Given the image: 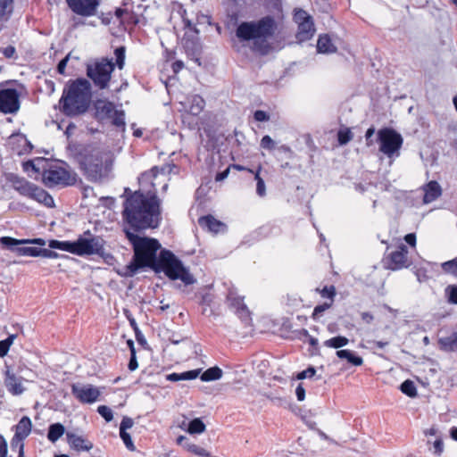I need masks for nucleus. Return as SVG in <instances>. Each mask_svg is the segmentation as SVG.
Returning <instances> with one entry per match:
<instances>
[{"label": "nucleus", "instance_id": "3c124183", "mask_svg": "<svg viewBox=\"0 0 457 457\" xmlns=\"http://www.w3.org/2000/svg\"><path fill=\"white\" fill-rule=\"evenodd\" d=\"M46 162L45 160H36L28 162L25 163V169L28 170L29 167H31L32 170H34L37 172H39L41 169H43V166L46 167Z\"/></svg>", "mask_w": 457, "mask_h": 457}, {"label": "nucleus", "instance_id": "5701e85b", "mask_svg": "<svg viewBox=\"0 0 457 457\" xmlns=\"http://www.w3.org/2000/svg\"><path fill=\"white\" fill-rule=\"evenodd\" d=\"M180 428L190 435H200L206 429V425L202 418H194L187 423L183 422Z\"/></svg>", "mask_w": 457, "mask_h": 457}, {"label": "nucleus", "instance_id": "b1692460", "mask_svg": "<svg viewBox=\"0 0 457 457\" xmlns=\"http://www.w3.org/2000/svg\"><path fill=\"white\" fill-rule=\"evenodd\" d=\"M184 109L187 110L188 112H190L193 115L199 114L204 107V100L200 96H193L190 99H188V104H186L184 103H180Z\"/></svg>", "mask_w": 457, "mask_h": 457}, {"label": "nucleus", "instance_id": "58836bf2", "mask_svg": "<svg viewBox=\"0 0 457 457\" xmlns=\"http://www.w3.org/2000/svg\"><path fill=\"white\" fill-rule=\"evenodd\" d=\"M49 247L71 253L72 242L51 240L49 242Z\"/></svg>", "mask_w": 457, "mask_h": 457}, {"label": "nucleus", "instance_id": "c85d7f7f", "mask_svg": "<svg viewBox=\"0 0 457 457\" xmlns=\"http://www.w3.org/2000/svg\"><path fill=\"white\" fill-rule=\"evenodd\" d=\"M179 169L175 164H165L162 167H154L149 172L143 174V178L149 179L155 178L158 173L169 175L170 173H178Z\"/></svg>", "mask_w": 457, "mask_h": 457}, {"label": "nucleus", "instance_id": "603ef678", "mask_svg": "<svg viewBox=\"0 0 457 457\" xmlns=\"http://www.w3.org/2000/svg\"><path fill=\"white\" fill-rule=\"evenodd\" d=\"M133 425V419L128 416H124L120 424V432H128L127 430L131 428Z\"/></svg>", "mask_w": 457, "mask_h": 457}, {"label": "nucleus", "instance_id": "6ab92c4d", "mask_svg": "<svg viewBox=\"0 0 457 457\" xmlns=\"http://www.w3.org/2000/svg\"><path fill=\"white\" fill-rule=\"evenodd\" d=\"M4 385L7 390L12 395H21L25 390L21 384L23 378L20 376H16V373H4Z\"/></svg>", "mask_w": 457, "mask_h": 457}, {"label": "nucleus", "instance_id": "e2e57ef3", "mask_svg": "<svg viewBox=\"0 0 457 457\" xmlns=\"http://www.w3.org/2000/svg\"><path fill=\"white\" fill-rule=\"evenodd\" d=\"M272 403L276 406L286 407L289 404L287 397L277 396L272 399Z\"/></svg>", "mask_w": 457, "mask_h": 457}, {"label": "nucleus", "instance_id": "8fccbe9b", "mask_svg": "<svg viewBox=\"0 0 457 457\" xmlns=\"http://www.w3.org/2000/svg\"><path fill=\"white\" fill-rule=\"evenodd\" d=\"M270 361L265 359H258L253 362V369L258 370L259 371H263L264 370L271 369Z\"/></svg>", "mask_w": 457, "mask_h": 457}, {"label": "nucleus", "instance_id": "a211bd4d", "mask_svg": "<svg viewBox=\"0 0 457 457\" xmlns=\"http://www.w3.org/2000/svg\"><path fill=\"white\" fill-rule=\"evenodd\" d=\"M66 439L70 446L78 452H88L93 448V444L90 441L73 432H67Z\"/></svg>", "mask_w": 457, "mask_h": 457}, {"label": "nucleus", "instance_id": "412c9836", "mask_svg": "<svg viewBox=\"0 0 457 457\" xmlns=\"http://www.w3.org/2000/svg\"><path fill=\"white\" fill-rule=\"evenodd\" d=\"M10 181L12 187L21 195L27 197L30 196L35 184L13 175L11 176Z\"/></svg>", "mask_w": 457, "mask_h": 457}, {"label": "nucleus", "instance_id": "4be33fe9", "mask_svg": "<svg viewBox=\"0 0 457 457\" xmlns=\"http://www.w3.org/2000/svg\"><path fill=\"white\" fill-rule=\"evenodd\" d=\"M29 198H31L49 208L54 206L53 197L46 191L37 187V185L34 186L31 195Z\"/></svg>", "mask_w": 457, "mask_h": 457}, {"label": "nucleus", "instance_id": "6e6552de", "mask_svg": "<svg viewBox=\"0 0 457 457\" xmlns=\"http://www.w3.org/2000/svg\"><path fill=\"white\" fill-rule=\"evenodd\" d=\"M378 139L380 152L388 157H392L395 154L398 155L403 145V137L399 133L393 129L385 128L378 130Z\"/></svg>", "mask_w": 457, "mask_h": 457}, {"label": "nucleus", "instance_id": "9d476101", "mask_svg": "<svg viewBox=\"0 0 457 457\" xmlns=\"http://www.w3.org/2000/svg\"><path fill=\"white\" fill-rule=\"evenodd\" d=\"M42 179L46 186L68 185L70 181L69 172L57 164L43 166Z\"/></svg>", "mask_w": 457, "mask_h": 457}, {"label": "nucleus", "instance_id": "de8ad7c7", "mask_svg": "<svg viewBox=\"0 0 457 457\" xmlns=\"http://www.w3.org/2000/svg\"><path fill=\"white\" fill-rule=\"evenodd\" d=\"M448 302L457 304V286L450 285L445 288Z\"/></svg>", "mask_w": 457, "mask_h": 457}, {"label": "nucleus", "instance_id": "39448f33", "mask_svg": "<svg viewBox=\"0 0 457 457\" xmlns=\"http://www.w3.org/2000/svg\"><path fill=\"white\" fill-rule=\"evenodd\" d=\"M90 98V83L87 79H77L61 99L63 112L68 115L82 113L87 109Z\"/></svg>", "mask_w": 457, "mask_h": 457}, {"label": "nucleus", "instance_id": "f704fd0d", "mask_svg": "<svg viewBox=\"0 0 457 457\" xmlns=\"http://www.w3.org/2000/svg\"><path fill=\"white\" fill-rule=\"evenodd\" d=\"M440 347L445 351L457 350V333H453L449 337H443L439 340Z\"/></svg>", "mask_w": 457, "mask_h": 457}, {"label": "nucleus", "instance_id": "e433bc0d", "mask_svg": "<svg viewBox=\"0 0 457 457\" xmlns=\"http://www.w3.org/2000/svg\"><path fill=\"white\" fill-rule=\"evenodd\" d=\"M187 451L200 457H218L215 455H212L210 452L195 444L187 445Z\"/></svg>", "mask_w": 457, "mask_h": 457}, {"label": "nucleus", "instance_id": "cd10ccee", "mask_svg": "<svg viewBox=\"0 0 457 457\" xmlns=\"http://www.w3.org/2000/svg\"><path fill=\"white\" fill-rule=\"evenodd\" d=\"M187 26L188 27L189 31H187L183 37V45L187 51L191 50L194 54H197L200 51V46L193 38H189V33H197L198 31L195 28L192 27V23L190 21L187 22Z\"/></svg>", "mask_w": 457, "mask_h": 457}, {"label": "nucleus", "instance_id": "13d9d810", "mask_svg": "<svg viewBox=\"0 0 457 457\" xmlns=\"http://www.w3.org/2000/svg\"><path fill=\"white\" fill-rule=\"evenodd\" d=\"M306 391L303 383H299L295 388L296 399L299 402H303L305 399Z\"/></svg>", "mask_w": 457, "mask_h": 457}, {"label": "nucleus", "instance_id": "bb28decb", "mask_svg": "<svg viewBox=\"0 0 457 457\" xmlns=\"http://www.w3.org/2000/svg\"><path fill=\"white\" fill-rule=\"evenodd\" d=\"M32 430V421L29 416H22L15 426V434L26 439Z\"/></svg>", "mask_w": 457, "mask_h": 457}, {"label": "nucleus", "instance_id": "c03bdc74", "mask_svg": "<svg viewBox=\"0 0 457 457\" xmlns=\"http://www.w3.org/2000/svg\"><path fill=\"white\" fill-rule=\"evenodd\" d=\"M321 378H322V377H321L320 373H295V375H294L292 377V380L309 379V380L316 381V380H320Z\"/></svg>", "mask_w": 457, "mask_h": 457}, {"label": "nucleus", "instance_id": "1a4fd4ad", "mask_svg": "<svg viewBox=\"0 0 457 457\" xmlns=\"http://www.w3.org/2000/svg\"><path fill=\"white\" fill-rule=\"evenodd\" d=\"M104 241L99 237L87 234L72 242L71 253L78 255L101 254L104 249Z\"/></svg>", "mask_w": 457, "mask_h": 457}, {"label": "nucleus", "instance_id": "473e14b6", "mask_svg": "<svg viewBox=\"0 0 457 457\" xmlns=\"http://www.w3.org/2000/svg\"><path fill=\"white\" fill-rule=\"evenodd\" d=\"M337 355L340 359H345L353 366H361L363 362L361 357L356 355L353 352L349 350H339L337 352Z\"/></svg>", "mask_w": 457, "mask_h": 457}, {"label": "nucleus", "instance_id": "c756f323", "mask_svg": "<svg viewBox=\"0 0 457 457\" xmlns=\"http://www.w3.org/2000/svg\"><path fill=\"white\" fill-rule=\"evenodd\" d=\"M0 243L3 245H5L7 247L12 246V245H23V244H36L39 245H45L46 241L42 238H36L33 240H18L12 237H3L0 238Z\"/></svg>", "mask_w": 457, "mask_h": 457}, {"label": "nucleus", "instance_id": "864d4df0", "mask_svg": "<svg viewBox=\"0 0 457 457\" xmlns=\"http://www.w3.org/2000/svg\"><path fill=\"white\" fill-rule=\"evenodd\" d=\"M116 56V62L120 69L123 68L125 59V49L124 47H119L114 52Z\"/></svg>", "mask_w": 457, "mask_h": 457}, {"label": "nucleus", "instance_id": "5fc2aeb1", "mask_svg": "<svg viewBox=\"0 0 457 457\" xmlns=\"http://www.w3.org/2000/svg\"><path fill=\"white\" fill-rule=\"evenodd\" d=\"M433 447H434V452H433L434 454L440 456L444 452L443 438L437 437L433 443Z\"/></svg>", "mask_w": 457, "mask_h": 457}, {"label": "nucleus", "instance_id": "f8f14e48", "mask_svg": "<svg viewBox=\"0 0 457 457\" xmlns=\"http://www.w3.org/2000/svg\"><path fill=\"white\" fill-rule=\"evenodd\" d=\"M71 394L79 403L92 404L98 400L101 392L93 385L79 386V384H72Z\"/></svg>", "mask_w": 457, "mask_h": 457}, {"label": "nucleus", "instance_id": "4d7b16f0", "mask_svg": "<svg viewBox=\"0 0 457 457\" xmlns=\"http://www.w3.org/2000/svg\"><path fill=\"white\" fill-rule=\"evenodd\" d=\"M8 444L4 436L0 434V457H7Z\"/></svg>", "mask_w": 457, "mask_h": 457}, {"label": "nucleus", "instance_id": "f3484780", "mask_svg": "<svg viewBox=\"0 0 457 457\" xmlns=\"http://www.w3.org/2000/svg\"><path fill=\"white\" fill-rule=\"evenodd\" d=\"M228 302L229 307L236 312L242 320L250 319V312L241 297L236 295L234 292H230L228 295Z\"/></svg>", "mask_w": 457, "mask_h": 457}, {"label": "nucleus", "instance_id": "052dcab7", "mask_svg": "<svg viewBox=\"0 0 457 457\" xmlns=\"http://www.w3.org/2000/svg\"><path fill=\"white\" fill-rule=\"evenodd\" d=\"M24 438L21 436H17V435L14 433L12 438L11 439V449L14 451L15 449H18L21 447V443H24Z\"/></svg>", "mask_w": 457, "mask_h": 457}, {"label": "nucleus", "instance_id": "774afa93", "mask_svg": "<svg viewBox=\"0 0 457 457\" xmlns=\"http://www.w3.org/2000/svg\"><path fill=\"white\" fill-rule=\"evenodd\" d=\"M256 192L260 196H264L266 194V187L263 179H260L256 184Z\"/></svg>", "mask_w": 457, "mask_h": 457}, {"label": "nucleus", "instance_id": "0eeeda50", "mask_svg": "<svg viewBox=\"0 0 457 457\" xmlns=\"http://www.w3.org/2000/svg\"><path fill=\"white\" fill-rule=\"evenodd\" d=\"M113 70V62L111 60L103 58L88 65L87 73L96 87L104 89L108 87Z\"/></svg>", "mask_w": 457, "mask_h": 457}, {"label": "nucleus", "instance_id": "4c0bfd02", "mask_svg": "<svg viewBox=\"0 0 457 457\" xmlns=\"http://www.w3.org/2000/svg\"><path fill=\"white\" fill-rule=\"evenodd\" d=\"M96 411L107 423L113 420V411L108 405H99Z\"/></svg>", "mask_w": 457, "mask_h": 457}, {"label": "nucleus", "instance_id": "69168bd1", "mask_svg": "<svg viewBox=\"0 0 457 457\" xmlns=\"http://www.w3.org/2000/svg\"><path fill=\"white\" fill-rule=\"evenodd\" d=\"M254 119L258 121H266L270 117L264 111L259 110L254 112Z\"/></svg>", "mask_w": 457, "mask_h": 457}, {"label": "nucleus", "instance_id": "7ed1b4c3", "mask_svg": "<svg viewBox=\"0 0 457 457\" xmlns=\"http://www.w3.org/2000/svg\"><path fill=\"white\" fill-rule=\"evenodd\" d=\"M277 28L275 20L266 16L258 21L242 22L237 29V37L241 41L253 42L254 49L265 54L269 48L267 41L273 37Z\"/></svg>", "mask_w": 457, "mask_h": 457}, {"label": "nucleus", "instance_id": "f03ea898", "mask_svg": "<svg viewBox=\"0 0 457 457\" xmlns=\"http://www.w3.org/2000/svg\"><path fill=\"white\" fill-rule=\"evenodd\" d=\"M126 236L134 248L133 261L126 265L120 274L125 277H132L143 267H154L156 262V253L161 245L157 240L140 237L129 229L125 230Z\"/></svg>", "mask_w": 457, "mask_h": 457}, {"label": "nucleus", "instance_id": "423d86ee", "mask_svg": "<svg viewBox=\"0 0 457 457\" xmlns=\"http://www.w3.org/2000/svg\"><path fill=\"white\" fill-rule=\"evenodd\" d=\"M164 273L172 280L179 279L186 285L195 283L194 277L182 262L170 251H162L159 258Z\"/></svg>", "mask_w": 457, "mask_h": 457}, {"label": "nucleus", "instance_id": "9b49d317", "mask_svg": "<svg viewBox=\"0 0 457 457\" xmlns=\"http://www.w3.org/2000/svg\"><path fill=\"white\" fill-rule=\"evenodd\" d=\"M294 19L298 24V31L296 34L297 39L299 41H306L310 39L315 32L311 16L308 15L305 11L298 10L295 12Z\"/></svg>", "mask_w": 457, "mask_h": 457}, {"label": "nucleus", "instance_id": "4468645a", "mask_svg": "<svg viewBox=\"0 0 457 457\" xmlns=\"http://www.w3.org/2000/svg\"><path fill=\"white\" fill-rule=\"evenodd\" d=\"M408 249L404 245H401L397 250L392 252L386 259L387 269L396 270L406 268L410 265L408 259Z\"/></svg>", "mask_w": 457, "mask_h": 457}, {"label": "nucleus", "instance_id": "393cba45", "mask_svg": "<svg viewBox=\"0 0 457 457\" xmlns=\"http://www.w3.org/2000/svg\"><path fill=\"white\" fill-rule=\"evenodd\" d=\"M66 432L64 425L61 422H55L49 425L47 429V439L54 444L56 443Z\"/></svg>", "mask_w": 457, "mask_h": 457}, {"label": "nucleus", "instance_id": "a18cd8bd", "mask_svg": "<svg viewBox=\"0 0 457 457\" xmlns=\"http://www.w3.org/2000/svg\"><path fill=\"white\" fill-rule=\"evenodd\" d=\"M12 3L13 0H0V19L12 12Z\"/></svg>", "mask_w": 457, "mask_h": 457}, {"label": "nucleus", "instance_id": "c9c22d12", "mask_svg": "<svg viewBox=\"0 0 457 457\" xmlns=\"http://www.w3.org/2000/svg\"><path fill=\"white\" fill-rule=\"evenodd\" d=\"M347 344H348V339L342 336H338V337L328 339L324 342V345H326L327 347H331V348H336V349L343 347V346L346 345Z\"/></svg>", "mask_w": 457, "mask_h": 457}, {"label": "nucleus", "instance_id": "dca6fc26", "mask_svg": "<svg viewBox=\"0 0 457 457\" xmlns=\"http://www.w3.org/2000/svg\"><path fill=\"white\" fill-rule=\"evenodd\" d=\"M69 7L81 16H92L96 12L98 0H66Z\"/></svg>", "mask_w": 457, "mask_h": 457}, {"label": "nucleus", "instance_id": "f257e3e1", "mask_svg": "<svg viewBox=\"0 0 457 457\" xmlns=\"http://www.w3.org/2000/svg\"><path fill=\"white\" fill-rule=\"evenodd\" d=\"M123 216L136 229L155 228L160 221V201L155 195L135 192L124 203Z\"/></svg>", "mask_w": 457, "mask_h": 457}, {"label": "nucleus", "instance_id": "680f3d73", "mask_svg": "<svg viewBox=\"0 0 457 457\" xmlns=\"http://www.w3.org/2000/svg\"><path fill=\"white\" fill-rule=\"evenodd\" d=\"M261 146L266 149H273L274 148V141L271 139L270 136H264L261 141Z\"/></svg>", "mask_w": 457, "mask_h": 457}, {"label": "nucleus", "instance_id": "aec40b11", "mask_svg": "<svg viewBox=\"0 0 457 457\" xmlns=\"http://www.w3.org/2000/svg\"><path fill=\"white\" fill-rule=\"evenodd\" d=\"M96 116L100 120H110L116 113L115 106L106 100H97L95 104Z\"/></svg>", "mask_w": 457, "mask_h": 457}, {"label": "nucleus", "instance_id": "09e8293b", "mask_svg": "<svg viewBox=\"0 0 457 457\" xmlns=\"http://www.w3.org/2000/svg\"><path fill=\"white\" fill-rule=\"evenodd\" d=\"M16 252L20 255H27V256H38L39 249L31 246L26 247H19L16 249Z\"/></svg>", "mask_w": 457, "mask_h": 457}, {"label": "nucleus", "instance_id": "a878e982", "mask_svg": "<svg viewBox=\"0 0 457 457\" xmlns=\"http://www.w3.org/2000/svg\"><path fill=\"white\" fill-rule=\"evenodd\" d=\"M423 201L426 204L435 201L441 195V187L436 181H430L424 187Z\"/></svg>", "mask_w": 457, "mask_h": 457}, {"label": "nucleus", "instance_id": "2eb2a0df", "mask_svg": "<svg viewBox=\"0 0 457 457\" xmlns=\"http://www.w3.org/2000/svg\"><path fill=\"white\" fill-rule=\"evenodd\" d=\"M223 373H167L166 380L179 382L200 378L203 382L216 381L222 378Z\"/></svg>", "mask_w": 457, "mask_h": 457}, {"label": "nucleus", "instance_id": "37998d69", "mask_svg": "<svg viewBox=\"0 0 457 457\" xmlns=\"http://www.w3.org/2000/svg\"><path fill=\"white\" fill-rule=\"evenodd\" d=\"M120 437L129 451H130V452L136 451V446H135V444H134V441L132 439L130 433L120 432Z\"/></svg>", "mask_w": 457, "mask_h": 457}, {"label": "nucleus", "instance_id": "a19ab883", "mask_svg": "<svg viewBox=\"0 0 457 457\" xmlns=\"http://www.w3.org/2000/svg\"><path fill=\"white\" fill-rule=\"evenodd\" d=\"M16 338L15 335L9 336L6 339L0 341V356L4 357L7 354L10 346L13 344L14 339Z\"/></svg>", "mask_w": 457, "mask_h": 457}, {"label": "nucleus", "instance_id": "0e129e2a", "mask_svg": "<svg viewBox=\"0 0 457 457\" xmlns=\"http://www.w3.org/2000/svg\"><path fill=\"white\" fill-rule=\"evenodd\" d=\"M176 443H177L179 445L182 446V447H183L184 449H186V450H187V445H194L193 443H190V442H189V439H188L186 436H184V435H179V436L177 437V439H176Z\"/></svg>", "mask_w": 457, "mask_h": 457}, {"label": "nucleus", "instance_id": "ea45409f", "mask_svg": "<svg viewBox=\"0 0 457 457\" xmlns=\"http://www.w3.org/2000/svg\"><path fill=\"white\" fill-rule=\"evenodd\" d=\"M337 138L339 145H346L353 139V133L349 128L340 129L337 133Z\"/></svg>", "mask_w": 457, "mask_h": 457}, {"label": "nucleus", "instance_id": "ddd939ff", "mask_svg": "<svg viewBox=\"0 0 457 457\" xmlns=\"http://www.w3.org/2000/svg\"><path fill=\"white\" fill-rule=\"evenodd\" d=\"M20 108L19 95L15 89L0 90V111L4 113H14Z\"/></svg>", "mask_w": 457, "mask_h": 457}, {"label": "nucleus", "instance_id": "79ce46f5", "mask_svg": "<svg viewBox=\"0 0 457 457\" xmlns=\"http://www.w3.org/2000/svg\"><path fill=\"white\" fill-rule=\"evenodd\" d=\"M441 267L445 272L457 277V257L442 263Z\"/></svg>", "mask_w": 457, "mask_h": 457}, {"label": "nucleus", "instance_id": "2f4dec72", "mask_svg": "<svg viewBox=\"0 0 457 457\" xmlns=\"http://www.w3.org/2000/svg\"><path fill=\"white\" fill-rule=\"evenodd\" d=\"M398 389L406 396L410 398H416L418 397V390L416 384L413 380L407 378L404 381H403L400 386H398Z\"/></svg>", "mask_w": 457, "mask_h": 457}, {"label": "nucleus", "instance_id": "20e7f679", "mask_svg": "<svg viewBox=\"0 0 457 457\" xmlns=\"http://www.w3.org/2000/svg\"><path fill=\"white\" fill-rule=\"evenodd\" d=\"M114 162L113 154L102 148L87 150L81 165L87 177L92 181H101L109 177Z\"/></svg>", "mask_w": 457, "mask_h": 457}, {"label": "nucleus", "instance_id": "338daca9", "mask_svg": "<svg viewBox=\"0 0 457 457\" xmlns=\"http://www.w3.org/2000/svg\"><path fill=\"white\" fill-rule=\"evenodd\" d=\"M38 256H43L46 258H56L57 253L51 250L44 248V249H39Z\"/></svg>", "mask_w": 457, "mask_h": 457}, {"label": "nucleus", "instance_id": "49530a36", "mask_svg": "<svg viewBox=\"0 0 457 457\" xmlns=\"http://www.w3.org/2000/svg\"><path fill=\"white\" fill-rule=\"evenodd\" d=\"M124 116H125V114H124L123 111L116 110L115 115H113L110 120H112V122L113 125L124 129V127H125Z\"/></svg>", "mask_w": 457, "mask_h": 457}, {"label": "nucleus", "instance_id": "bf43d9fd", "mask_svg": "<svg viewBox=\"0 0 457 457\" xmlns=\"http://www.w3.org/2000/svg\"><path fill=\"white\" fill-rule=\"evenodd\" d=\"M320 293L323 297H328L333 301V297L336 295V288L334 286L329 287H325L322 290L320 291Z\"/></svg>", "mask_w": 457, "mask_h": 457}, {"label": "nucleus", "instance_id": "7c9ffc66", "mask_svg": "<svg viewBox=\"0 0 457 457\" xmlns=\"http://www.w3.org/2000/svg\"><path fill=\"white\" fill-rule=\"evenodd\" d=\"M317 50L322 54H332L337 51V47L331 42V39L327 35L320 36L317 42Z\"/></svg>", "mask_w": 457, "mask_h": 457}, {"label": "nucleus", "instance_id": "6e6d98bb", "mask_svg": "<svg viewBox=\"0 0 457 457\" xmlns=\"http://www.w3.org/2000/svg\"><path fill=\"white\" fill-rule=\"evenodd\" d=\"M331 305H332V302L331 303H325L320 304V305H317L314 308V311H313V313H312V318L313 319H317L320 314H321L326 310L329 309L331 307Z\"/></svg>", "mask_w": 457, "mask_h": 457}, {"label": "nucleus", "instance_id": "72a5a7b5", "mask_svg": "<svg viewBox=\"0 0 457 457\" xmlns=\"http://www.w3.org/2000/svg\"><path fill=\"white\" fill-rule=\"evenodd\" d=\"M198 222L202 227L207 228L210 231L215 233L219 232L220 228L223 226L220 221L215 220L212 216L201 217Z\"/></svg>", "mask_w": 457, "mask_h": 457}]
</instances>
